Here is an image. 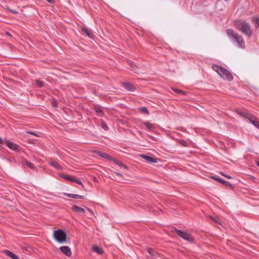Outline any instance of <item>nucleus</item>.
Listing matches in <instances>:
<instances>
[{
  "label": "nucleus",
  "instance_id": "obj_1",
  "mask_svg": "<svg viewBox=\"0 0 259 259\" xmlns=\"http://www.w3.org/2000/svg\"><path fill=\"white\" fill-rule=\"evenodd\" d=\"M226 32L230 40L232 42L237 43L238 48L241 49L245 48L244 41L240 35L231 29H227Z\"/></svg>",
  "mask_w": 259,
  "mask_h": 259
},
{
  "label": "nucleus",
  "instance_id": "obj_2",
  "mask_svg": "<svg viewBox=\"0 0 259 259\" xmlns=\"http://www.w3.org/2000/svg\"><path fill=\"white\" fill-rule=\"evenodd\" d=\"M235 26L248 37L251 36L252 33L248 23L243 20H237L235 22Z\"/></svg>",
  "mask_w": 259,
  "mask_h": 259
},
{
  "label": "nucleus",
  "instance_id": "obj_3",
  "mask_svg": "<svg viewBox=\"0 0 259 259\" xmlns=\"http://www.w3.org/2000/svg\"><path fill=\"white\" fill-rule=\"evenodd\" d=\"M212 68L223 79L229 81L233 79V78L231 73L225 68L215 64L213 65Z\"/></svg>",
  "mask_w": 259,
  "mask_h": 259
},
{
  "label": "nucleus",
  "instance_id": "obj_4",
  "mask_svg": "<svg viewBox=\"0 0 259 259\" xmlns=\"http://www.w3.org/2000/svg\"><path fill=\"white\" fill-rule=\"evenodd\" d=\"M53 237L60 243H64L66 241V234L61 229L55 230L53 233Z\"/></svg>",
  "mask_w": 259,
  "mask_h": 259
},
{
  "label": "nucleus",
  "instance_id": "obj_5",
  "mask_svg": "<svg viewBox=\"0 0 259 259\" xmlns=\"http://www.w3.org/2000/svg\"><path fill=\"white\" fill-rule=\"evenodd\" d=\"M173 232L176 233L177 235L182 238L183 239L187 240L189 242L193 241V238L191 235L186 232L180 230L174 229Z\"/></svg>",
  "mask_w": 259,
  "mask_h": 259
},
{
  "label": "nucleus",
  "instance_id": "obj_6",
  "mask_svg": "<svg viewBox=\"0 0 259 259\" xmlns=\"http://www.w3.org/2000/svg\"><path fill=\"white\" fill-rule=\"evenodd\" d=\"M60 250L67 256H71L72 252L70 248L67 246H61L59 248Z\"/></svg>",
  "mask_w": 259,
  "mask_h": 259
},
{
  "label": "nucleus",
  "instance_id": "obj_7",
  "mask_svg": "<svg viewBox=\"0 0 259 259\" xmlns=\"http://www.w3.org/2000/svg\"><path fill=\"white\" fill-rule=\"evenodd\" d=\"M235 112L239 116H240L243 118H246L248 120H249V119H250V118L252 116V114H249L245 111H239V110H236L235 111Z\"/></svg>",
  "mask_w": 259,
  "mask_h": 259
},
{
  "label": "nucleus",
  "instance_id": "obj_8",
  "mask_svg": "<svg viewBox=\"0 0 259 259\" xmlns=\"http://www.w3.org/2000/svg\"><path fill=\"white\" fill-rule=\"evenodd\" d=\"M5 144L8 147H9L10 149H11V150H13V151H17L18 150V146L13 143V142H11L9 141H5Z\"/></svg>",
  "mask_w": 259,
  "mask_h": 259
},
{
  "label": "nucleus",
  "instance_id": "obj_9",
  "mask_svg": "<svg viewBox=\"0 0 259 259\" xmlns=\"http://www.w3.org/2000/svg\"><path fill=\"white\" fill-rule=\"evenodd\" d=\"M81 31L84 35L88 36L90 38H93V34L92 30L85 27H82L81 28Z\"/></svg>",
  "mask_w": 259,
  "mask_h": 259
},
{
  "label": "nucleus",
  "instance_id": "obj_10",
  "mask_svg": "<svg viewBox=\"0 0 259 259\" xmlns=\"http://www.w3.org/2000/svg\"><path fill=\"white\" fill-rule=\"evenodd\" d=\"M140 156L144 159L150 163H156L157 162V159L145 154H141Z\"/></svg>",
  "mask_w": 259,
  "mask_h": 259
},
{
  "label": "nucleus",
  "instance_id": "obj_11",
  "mask_svg": "<svg viewBox=\"0 0 259 259\" xmlns=\"http://www.w3.org/2000/svg\"><path fill=\"white\" fill-rule=\"evenodd\" d=\"M123 87L129 91H134L136 89L133 84L130 82H124L122 83Z\"/></svg>",
  "mask_w": 259,
  "mask_h": 259
},
{
  "label": "nucleus",
  "instance_id": "obj_12",
  "mask_svg": "<svg viewBox=\"0 0 259 259\" xmlns=\"http://www.w3.org/2000/svg\"><path fill=\"white\" fill-rule=\"evenodd\" d=\"M249 122L252 123L255 127L257 128L259 130V121L257 119V118L253 115L251 116L250 119H249Z\"/></svg>",
  "mask_w": 259,
  "mask_h": 259
},
{
  "label": "nucleus",
  "instance_id": "obj_13",
  "mask_svg": "<svg viewBox=\"0 0 259 259\" xmlns=\"http://www.w3.org/2000/svg\"><path fill=\"white\" fill-rule=\"evenodd\" d=\"M65 196L74 199H84V196L78 194H73L71 193H65Z\"/></svg>",
  "mask_w": 259,
  "mask_h": 259
},
{
  "label": "nucleus",
  "instance_id": "obj_14",
  "mask_svg": "<svg viewBox=\"0 0 259 259\" xmlns=\"http://www.w3.org/2000/svg\"><path fill=\"white\" fill-rule=\"evenodd\" d=\"M97 153L98 155H99L104 158H106L107 159L111 160L112 158V157L109 154H108L106 153H104V152L100 151H98L97 152Z\"/></svg>",
  "mask_w": 259,
  "mask_h": 259
},
{
  "label": "nucleus",
  "instance_id": "obj_15",
  "mask_svg": "<svg viewBox=\"0 0 259 259\" xmlns=\"http://www.w3.org/2000/svg\"><path fill=\"white\" fill-rule=\"evenodd\" d=\"M111 160L113 161L115 164L118 165L119 166L121 167H123L124 168H127V166L124 164L122 163L121 161H119L118 159L112 157Z\"/></svg>",
  "mask_w": 259,
  "mask_h": 259
},
{
  "label": "nucleus",
  "instance_id": "obj_16",
  "mask_svg": "<svg viewBox=\"0 0 259 259\" xmlns=\"http://www.w3.org/2000/svg\"><path fill=\"white\" fill-rule=\"evenodd\" d=\"M72 210L80 214L83 213L85 212V210L83 208L75 205L72 206Z\"/></svg>",
  "mask_w": 259,
  "mask_h": 259
},
{
  "label": "nucleus",
  "instance_id": "obj_17",
  "mask_svg": "<svg viewBox=\"0 0 259 259\" xmlns=\"http://www.w3.org/2000/svg\"><path fill=\"white\" fill-rule=\"evenodd\" d=\"M5 253L8 256L11 257L12 259H20L19 257L11 251L6 250L4 251Z\"/></svg>",
  "mask_w": 259,
  "mask_h": 259
},
{
  "label": "nucleus",
  "instance_id": "obj_18",
  "mask_svg": "<svg viewBox=\"0 0 259 259\" xmlns=\"http://www.w3.org/2000/svg\"><path fill=\"white\" fill-rule=\"evenodd\" d=\"M92 249L94 251L97 252L99 254H102L104 253L103 249L101 247H100L97 245H94L92 247Z\"/></svg>",
  "mask_w": 259,
  "mask_h": 259
},
{
  "label": "nucleus",
  "instance_id": "obj_19",
  "mask_svg": "<svg viewBox=\"0 0 259 259\" xmlns=\"http://www.w3.org/2000/svg\"><path fill=\"white\" fill-rule=\"evenodd\" d=\"M212 178L213 179L215 180L216 181H218L220 182V183L224 184L225 186H231V184L229 182L226 181L222 179L218 178L215 177H212Z\"/></svg>",
  "mask_w": 259,
  "mask_h": 259
},
{
  "label": "nucleus",
  "instance_id": "obj_20",
  "mask_svg": "<svg viewBox=\"0 0 259 259\" xmlns=\"http://www.w3.org/2000/svg\"><path fill=\"white\" fill-rule=\"evenodd\" d=\"M49 164L58 169H61L62 168L61 165L55 161H50L49 162Z\"/></svg>",
  "mask_w": 259,
  "mask_h": 259
},
{
  "label": "nucleus",
  "instance_id": "obj_21",
  "mask_svg": "<svg viewBox=\"0 0 259 259\" xmlns=\"http://www.w3.org/2000/svg\"><path fill=\"white\" fill-rule=\"evenodd\" d=\"M59 176L61 178H62L66 180H68V181H69L71 182L72 181V179H73V177H71L70 176L68 175L63 174H60L59 175Z\"/></svg>",
  "mask_w": 259,
  "mask_h": 259
},
{
  "label": "nucleus",
  "instance_id": "obj_22",
  "mask_svg": "<svg viewBox=\"0 0 259 259\" xmlns=\"http://www.w3.org/2000/svg\"><path fill=\"white\" fill-rule=\"evenodd\" d=\"M132 71L136 73H140V72L138 70V67L135 65L133 64L131 65Z\"/></svg>",
  "mask_w": 259,
  "mask_h": 259
},
{
  "label": "nucleus",
  "instance_id": "obj_23",
  "mask_svg": "<svg viewBox=\"0 0 259 259\" xmlns=\"http://www.w3.org/2000/svg\"><path fill=\"white\" fill-rule=\"evenodd\" d=\"M140 111L143 113H144V114H149V112H148V109L145 107H143L142 108H141L140 109Z\"/></svg>",
  "mask_w": 259,
  "mask_h": 259
},
{
  "label": "nucleus",
  "instance_id": "obj_24",
  "mask_svg": "<svg viewBox=\"0 0 259 259\" xmlns=\"http://www.w3.org/2000/svg\"><path fill=\"white\" fill-rule=\"evenodd\" d=\"M25 164L30 169H34V165L33 163L30 162V161H28L27 160H25Z\"/></svg>",
  "mask_w": 259,
  "mask_h": 259
},
{
  "label": "nucleus",
  "instance_id": "obj_25",
  "mask_svg": "<svg viewBox=\"0 0 259 259\" xmlns=\"http://www.w3.org/2000/svg\"><path fill=\"white\" fill-rule=\"evenodd\" d=\"M144 124L149 130H151L153 127V125L148 121L145 122Z\"/></svg>",
  "mask_w": 259,
  "mask_h": 259
},
{
  "label": "nucleus",
  "instance_id": "obj_26",
  "mask_svg": "<svg viewBox=\"0 0 259 259\" xmlns=\"http://www.w3.org/2000/svg\"><path fill=\"white\" fill-rule=\"evenodd\" d=\"M253 22L256 23L259 26V17L257 16H254L252 18Z\"/></svg>",
  "mask_w": 259,
  "mask_h": 259
},
{
  "label": "nucleus",
  "instance_id": "obj_27",
  "mask_svg": "<svg viewBox=\"0 0 259 259\" xmlns=\"http://www.w3.org/2000/svg\"><path fill=\"white\" fill-rule=\"evenodd\" d=\"M71 182H75L79 185H82V183L81 182V181L78 179H76L74 178H73L72 179V180Z\"/></svg>",
  "mask_w": 259,
  "mask_h": 259
},
{
  "label": "nucleus",
  "instance_id": "obj_28",
  "mask_svg": "<svg viewBox=\"0 0 259 259\" xmlns=\"http://www.w3.org/2000/svg\"><path fill=\"white\" fill-rule=\"evenodd\" d=\"M36 83L39 87H42L44 85L43 82L38 80H36Z\"/></svg>",
  "mask_w": 259,
  "mask_h": 259
},
{
  "label": "nucleus",
  "instance_id": "obj_29",
  "mask_svg": "<svg viewBox=\"0 0 259 259\" xmlns=\"http://www.w3.org/2000/svg\"><path fill=\"white\" fill-rule=\"evenodd\" d=\"M173 90L175 92H177V93H178L179 94H184V91L180 90L179 89H173Z\"/></svg>",
  "mask_w": 259,
  "mask_h": 259
},
{
  "label": "nucleus",
  "instance_id": "obj_30",
  "mask_svg": "<svg viewBox=\"0 0 259 259\" xmlns=\"http://www.w3.org/2000/svg\"><path fill=\"white\" fill-rule=\"evenodd\" d=\"M102 127L105 131H107L108 129V127L107 125L105 123H102Z\"/></svg>",
  "mask_w": 259,
  "mask_h": 259
},
{
  "label": "nucleus",
  "instance_id": "obj_31",
  "mask_svg": "<svg viewBox=\"0 0 259 259\" xmlns=\"http://www.w3.org/2000/svg\"><path fill=\"white\" fill-rule=\"evenodd\" d=\"M9 11L13 14H17L18 12L15 10L9 9Z\"/></svg>",
  "mask_w": 259,
  "mask_h": 259
},
{
  "label": "nucleus",
  "instance_id": "obj_32",
  "mask_svg": "<svg viewBox=\"0 0 259 259\" xmlns=\"http://www.w3.org/2000/svg\"><path fill=\"white\" fill-rule=\"evenodd\" d=\"M95 110H96V112H97V113H98V114H102V113H103V112H102V110H101V109H99V108H96V109H95Z\"/></svg>",
  "mask_w": 259,
  "mask_h": 259
},
{
  "label": "nucleus",
  "instance_id": "obj_33",
  "mask_svg": "<svg viewBox=\"0 0 259 259\" xmlns=\"http://www.w3.org/2000/svg\"><path fill=\"white\" fill-rule=\"evenodd\" d=\"M148 252L151 255H153V250L152 248H149L148 249Z\"/></svg>",
  "mask_w": 259,
  "mask_h": 259
},
{
  "label": "nucleus",
  "instance_id": "obj_34",
  "mask_svg": "<svg viewBox=\"0 0 259 259\" xmlns=\"http://www.w3.org/2000/svg\"><path fill=\"white\" fill-rule=\"evenodd\" d=\"M27 133L29 134H31V135H35V136H36L38 137V136L36 134H35V133H34V132H31V131H27Z\"/></svg>",
  "mask_w": 259,
  "mask_h": 259
},
{
  "label": "nucleus",
  "instance_id": "obj_35",
  "mask_svg": "<svg viewBox=\"0 0 259 259\" xmlns=\"http://www.w3.org/2000/svg\"><path fill=\"white\" fill-rule=\"evenodd\" d=\"M220 174H221L222 176H224V177H226V178H228V179H231V176H227L226 175H225V174H224V172H220Z\"/></svg>",
  "mask_w": 259,
  "mask_h": 259
},
{
  "label": "nucleus",
  "instance_id": "obj_36",
  "mask_svg": "<svg viewBox=\"0 0 259 259\" xmlns=\"http://www.w3.org/2000/svg\"><path fill=\"white\" fill-rule=\"evenodd\" d=\"M0 144H2V145L5 144V141L4 140H3V139L1 138V137H0Z\"/></svg>",
  "mask_w": 259,
  "mask_h": 259
},
{
  "label": "nucleus",
  "instance_id": "obj_37",
  "mask_svg": "<svg viewBox=\"0 0 259 259\" xmlns=\"http://www.w3.org/2000/svg\"><path fill=\"white\" fill-rule=\"evenodd\" d=\"M211 218H212V219L214 220V222H215L216 223H218V224H220V223L219 221V220H218L217 219H215V218H213V217H212Z\"/></svg>",
  "mask_w": 259,
  "mask_h": 259
},
{
  "label": "nucleus",
  "instance_id": "obj_38",
  "mask_svg": "<svg viewBox=\"0 0 259 259\" xmlns=\"http://www.w3.org/2000/svg\"><path fill=\"white\" fill-rule=\"evenodd\" d=\"M180 143H181L182 145H184V146H186V144H186V142H185V141H184V140L180 142Z\"/></svg>",
  "mask_w": 259,
  "mask_h": 259
},
{
  "label": "nucleus",
  "instance_id": "obj_39",
  "mask_svg": "<svg viewBox=\"0 0 259 259\" xmlns=\"http://www.w3.org/2000/svg\"><path fill=\"white\" fill-rule=\"evenodd\" d=\"M50 4H53L54 2V0H47Z\"/></svg>",
  "mask_w": 259,
  "mask_h": 259
},
{
  "label": "nucleus",
  "instance_id": "obj_40",
  "mask_svg": "<svg viewBox=\"0 0 259 259\" xmlns=\"http://www.w3.org/2000/svg\"><path fill=\"white\" fill-rule=\"evenodd\" d=\"M52 104H53V106H57L56 103L55 102H52Z\"/></svg>",
  "mask_w": 259,
  "mask_h": 259
},
{
  "label": "nucleus",
  "instance_id": "obj_41",
  "mask_svg": "<svg viewBox=\"0 0 259 259\" xmlns=\"http://www.w3.org/2000/svg\"><path fill=\"white\" fill-rule=\"evenodd\" d=\"M116 175H117V176H121V174H120L119 172H116Z\"/></svg>",
  "mask_w": 259,
  "mask_h": 259
},
{
  "label": "nucleus",
  "instance_id": "obj_42",
  "mask_svg": "<svg viewBox=\"0 0 259 259\" xmlns=\"http://www.w3.org/2000/svg\"><path fill=\"white\" fill-rule=\"evenodd\" d=\"M85 207V208H87V209L89 211H90V212H92V211L90 209L88 208V207Z\"/></svg>",
  "mask_w": 259,
  "mask_h": 259
},
{
  "label": "nucleus",
  "instance_id": "obj_43",
  "mask_svg": "<svg viewBox=\"0 0 259 259\" xmlns=\"http://www.w3.org/2000/svg\"><path fill=\"white\" fill-rule=\"evenodd\" d=\"M256 164L259 167V161L257 162Z\"/></svg>",
  "mask_w": 259,
  "mask_h": 259
}]
</instances>
